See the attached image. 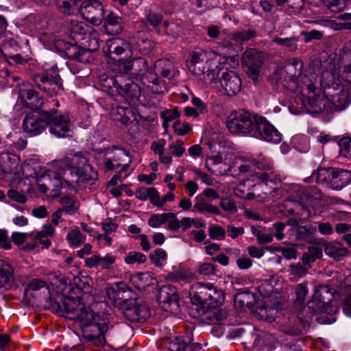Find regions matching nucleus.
Here are the masks:
<instances>
[{"instance_id":"nucleus-1","label":"nucleus","mask_w":351,"mask_h":351,"mask_svg":"<svg viewBox=\"0 0 351 351\" xmlns=\"http://www.w3.org/2000/svg\"><path fill=\"white\" fill-rule=\"evenodd\" d=\"M43 176L37 179L38 190L47 193L51 188V196L58 197L62 189L75 190L82 184L94 180L97 173L81 154H75L71 159V164L60 165L57 171L45 170Z\"/></svg>"},{"instance_id":"nucleus-2","label":"nucleus","mask_w":351,"mask_h":351,"mask_svg":"<svg viewBox=\"0 0 351 351\" xmlns=\"http://www.w3.org/2000/svg\"><path fill=\"white\" fill-rule=\"evenodd\" d=\"M104 57L110 69L115 76L101 75V88H141L135 82L138 75L132 72L134 60L132 56L130 43L121 37L110 38L106 42V48L103 49Z\"/></svg>"},{"instance_id":"nucleus-3","label":"nucleus","mask_w":351,"mask_h":351,"mask_svg":"<svg viewBox=\"0 0 351 351\" xmlns=\"http://www.w3.org/2000/svg\"><path fill=\"white\" fill-rule=\"evenodd\" d=\"M62 308L65 317L75 321L85 339L97 346L106 343L104 334L109 329L106 316L94 313L80 298H64Z\"/></svg>"},{"instance_id":"nucleus-4","label":"nucleus","mask_w":351,"mask_h":351,"mask_svg":"<svg viewBox=\"0 0 351 351\" xmlns=\"http://www.w3.org/2000/svg\"><path fill=\"white\" fill-rule=\"evenodd\" d=\"M239 170L247 182L263 183L261 187L264 191V196L249 193L246 196L247 199L265 202L270 197H274L273 193L278 191V184L280 182V177L274 171L269 158L261 155L257 159L249 158L240 166Z\"/></svg>"},{"instance_id":"nucleus-5","label":"nucleus","mask_w":351,"mask_h":351,"mask_svg":"<svg viewBox=\"0 0 351 351\" xmlns=\"http://www.w3.org/2000/svg\"><path fill=\"white\" fill-rule=\"evenodd\" d=\"M302 67V62L298 58H293L287 70L278 67L268 76V82L272 86H282L281 88H289L288 82L295 84V88H303L301 84H304L306 88H317L307 75H303L301 70Z\"/></svg>"},{"instance_id":"nucleus-6","label":"nucleus","mask_w":351,"mask_h":351,"mask_svg":"<svg viewBox=\"0 0 351 351\" xmlns=\"http://www.w3.org/2000/svg\"><path fill=\"white\" fill-rule=\"evenodd\" d=\"M294 96L291 107L294 104L301 106L311 114H328V95L326 89H291Z\"/></svg>"},{"instance_id":"nucleus-7","label":"nucleus","mask_w":351,"mask_h":351,"mask_svg":"<svg viewBox=\"0 0 351 351\" xmlns=\"http://www.w3.org/2000/svg\"><path fill=\"white\" fill-rule=\"evenodd\" d=\"M218 64L212 70L213 76L220 80L221 88H243L239 76L232 69L239 66V54H228L221 56L217 53Z\"/></svg>"},{"instance_id":"nucleus-8","label":"nucleus","mask_w":351,"mask_h":351,"mask_svg":"<svg viewBox=\"0 0 351 351\" xmlns=\"http://www.w3.org/2000/svg\"><path fill=\"white\" fill-rule=\"evenodd\" d=\"M0 162L5 178L13 184H17L23 179H29L34 171L29 164L21 165L20 157L14 154L4 152L0 154Z\"/></svg>"},{"instance_id":"nucleus-9","label":"nucleus","mask_w":351,"mask_h":351,"mask_svg":"<svg viewBox=\"0 0 351 351\" xmlns=\"http://www.w3.org/2000/svg\"><path fill=\"white\" fill-rule=\"evenodd\" d=\"M192 289H197V293H191V300L197 305L204 308L215 310L221 306L225 301V295L222 290L214 287L211 284L196 283Z\"/></svg>"},{"instance_id":"nucleus-10","label":"nucleus","mask_w":351,"mask_h":351,"mask_svg":"<svg viewBox=\"0 0 351 351\" xmlns=\"http://www.w3.org/2000/svg\"><path fill=\"white\" fill-rule=\"evenodd\" d=\"M266 53L254 48H247L243 53L241 63L247 77L252 81L254 86L259 84L261 70L266 60Z\"/></svg>"},{"instance_id":"nucleus-11","label":"nucleus","mask_w":351,"mask_h":351,"mask_svg":"<svg viewBox=\"0 0 351 351\" xmlns=\"http://www.w3.org/2000/svg\"><path fill=\"white\" fill-rule=\"evenodd\" d=\"M322 194L317 189H306L299 196L298 199H287L282 206L289 215L298 214L300 210H308L316 208L321 202Z\"/></svg>"},{"instance_id":"nucleus-12","label":"nucleus","mask_w":351,"mask_h":351,"mask_svg":"<svg viewBox=\"0 0 351 351\" xmlns=\"http://www.w3.org/2000/svg\"><path fill=\"white\" fill-rule=\"evenodd\" d=\"M155 74L150 75V82L156 86L162 84L165 88L170 84L173 86L176 83L174 78L179 75V71L176 68L174 62L169 58L159 59L154 64Z\"/></svg>"},{"instance_id":"nucleus-13","label":"nucleus","mask_w":351,"mask_h":351,"mask_svg":"<svg viewBox=\"0 0 351 351\" xmlns=\"http://www.w3.org/2000/svg\"><path fill=\"white\" fill-rule=\"evenodd\" d=\"M53 47L61 57L82 63L89 62L90 51L78 46L76 43L59 39L54 41Z\"/></svg>"},{"instance_id":"nucleus-14","label":"nucleus","mask_w":351,"mask_h":351,"mask_svg":"<svg viewBox=\"0 0 351 351\" xmlns=\"http://www.w3.org/2000/svg\"><path fill=\"white\" fill-rule=\"evenodd\" d=\"M50 118L48 111L34 110L25 115L23 121V131L30 136L40 134L47 126Z\"/></svg>"},{"instance_id":"nucleus-15","label":"nucleus","mask_w":351,"mask_h":351,"mask_svg":"<svg viewBox=\"0 0 351 351\" xmlns=\"http://www.w3.org/2000/svg\"><path fill=\"white\" fill-rule=\"evenodd\" d=\"M254 126V119L250 112L243 110L232 112L227 121L229 131L234 134L251 136Z\"/></svg>"},{"instance_id":"nucleus-16","label":"nucleus","mask_w":351,"mask_h":351,"mask_svg":"<svg viewBox=\"0 0 351 351\" xmlns=\"http://www.w3.org/2000/svg\"><path fill=\"white\" fill-rule=\"evenodd\" d=\"M251 136L275 144L281 141V134L263 117H254V126Z\"/></svg>"},{"instance_id":"nucleus-17","label":"nucleus","mask_w":351,"mask_h":351,"mask_svg":"<svg viewBox=\"0 0 351 351\" xmlns=\"http://www.w3.org/2000/svg\"><path fill=\"white\" fill-rule=\"evenodd\" d=\"M79 11L86 21L95 26L101 24L105 15L103 4L99 0H82Z\"/></svg>"},{"instance_id":"nucleus-18","label":"nucleus","mask_w":351,"mask_h":351,"mask_svg":"<svg viewBox=\"0 0 351 351\" xmlns=\"http://www.w3.org/2000/svg\"><path fill=\"white\" fill-rule=\"evenodd\" d=\"M48 112L50 114L47 120L49 133L57 138L70 136L71 130L69 116L67 114L58 115L56 110Z\"/></svg>"},{"instance_id":"nucleus-19","label":"nucleus","mask_w":351,"mask_h":351,"mask_svg":"<svg viewBox=\"0 0 351 351\" xmlns=\"http://www.w3.org/2000/svg\"><path fill=\"white\" fill-rule=\"evenodd\" d=\"M123 315L129 321L143 322L150 317V309L143 300H130L126 302Z\"/></svg>"},{"instance_id":"nucleus-20","label":"nucleus","mask_w":351,"mask_h":351,"mask_svg":"<svg viewBox=\"0 0 351 351\" xmlns=\"http://www.w3.org/2000/svg\"><path fill=\"white\" fill-rule=\"evenodd\" d=\"M328 92V114L346 110L351 104L350 89H331Z\"/></svg>"},{"instance_id":"nucleus-21","label":"nucleus","mask_w":351,"mask_h":351,"mask_svg":"<svg viewBox=\"0 0 351 351\" xmlns=\"http://www.w3.org/2000/svg\"><path fill=\"white\" fill-rule=\"evenodd\" d=\"M332 294L328 286L319 285L314 288V293L311 300L308 302V308L314 312L322 311L325 309L327 302L325 301L328 296Z\"/></svg>"},{"instance_id":"nucleus-22","label":"nucleus","mask_w":351,"mask_h":351,"mask_svg":"<svg viewBox=\"0 0 351 351\" xmlns=\"http://www.w3.org/2000/svg\"><path fill=\"white\" fill-rule=\"evenodd\" d=\"M103 27L104 32L110 36H118L123 30V19L116 13L110 11L106 16H104Z\"/></svg>"},{"instance_id":"nucleus-23","label":"nucleus","mask_w":351,"mask_h":351,"mask_svg":"<svg viewBox=\"0 0 351 351\" xmlns=\"http://www.w3.org/2000/svg\"><path fill=\"white\" fill-rule=\"evenodd\" d=\"M18 102L29 108H38L43 104V97L36 89H19Z\"/></svg>"},{"instance_id":"nucleus-24","label":"nucleus","mask_w":351,"mask_h":351,"mask_svg":"<svg viewBox=\"0 0 351 351\" xmlns=\"http://www.w3.org/2000/svg\"><path fill=\"white\" fill-rule=\"evenodd\" d=\"M14 266L7 260L0 258V289L8 290L14 284Z\"/></svg>"},{"instance_id":"nucleus-25","label":"nucleus","mask_w":351,"mask_h":351,"mask_svg":"<svg viewBox=\"0 0 351 351\" xmlns=\"http://www.w3.org/2000/svg\"><path fill=\"white\" fill-rule=\"evenodd\" d=\"M117 256L108 253L104 256L96 253L84 260V265L88 268L100 267L102 269H108L114 264Z\"/></svg>"},{"instance_id":"nucleus-26","label":"nucleus","mask_w":351,"mask_h":351,"mask_svg":"<svg viewBox=\"0 0 351 351\" xmlns=\"http://www.w3.org/2000/svg\"><path fill=\"white\" fill-rule=\"evenodd\" d=\"M190 57L186 61V64L189 71H194L197 64L217 60V53L211 50H201L199 52H193Z\"/></svg>"},{"instance_id":"nucleus-27","label":"nucleus","mask_w":351,"mask_h":351,"mask_svg":"<svg viewBox=\"0 0 351 351\" xmlns=\"http://www.w3.org/2000/svg\"><path fill=\"white\" fill-rule=\"evenodd\" d=\"M351 182V171L333 169L330 179V187L335 190H341Z\"/></svg>"},{"instance_id":"nucleus-28","label":"nucleus","mask_w":351,"mask_h":351,"mask_svg":"<svg viewBox=\"0 0 351 351\" xmlns=\"http://www.w3.org/2000/svg\"><path fill=\"white\" fill-rule=\"evenodd\" d=\"M158 300L161 303L169 305L178 306L180 297L177 293L176 289L173 286L162 287L158 293Z\"/></svg>"},{"instance_id":"nucleus-29","label":"nucleus","mask_w":351,"mask_h":351,"mask_svg":"<svg viewBox=\"0 0 351 351\" xmlns=\"http://www.w3.org/2000/svg\"><path fill=\"white\" fill-rule=\"evenodd\" d=\"M324 252L327 256L337 261L348 255V249L336 242L326 243L324 245Z\"/></svg>"},{"instance_id":"nucleus-30","label":"nucleus","mask_w":351,"mask_h":351,"mask_svg":"<svg viewBox=\"0 0 351 351\" xmlns=\"http://www.w3.org/2000/svg\"><path fill=\"white\" fill-rule=\"evenodd\" d=\"M255 295L248 291H241L237 293L234 296V304L243 309H252L255 303Z\"/></svg>"},{"instance_id":"nucleus-31","label":"nucleus","mask_w":351,"mask_h":351,"mask_svg":"<svg viewBox=\"0 0 351 351\" xmlns=\"http://www.w3.org/2000/svg\"><path fill=\"white\" fill-rule=\"evenodd\" d=\"M40 81L43 84L49 86L56 85L58 88H63L62 80L61 79L56 69H51V73H44L36 77V82Z\"/></svg>"},{"instance_id":"nucleus-32","label":"nucleus","mask_w":351,"mask_h":351,"mask_svg":"<svg viewBox=\"0 0 351 351\" xmlns=\"http://www.w3.org/2000/svg\"><path fill=\"white\" fill-rule=\"evenodd\" d=\"M59 202L62 206L61 210L66 215H73L76 213L80 208L79 201L71 195L62 196Z\"/></svg>"},{"instance_id":"nucleus-33","label":"nucleus","mask_w":351,"mask_h":351,"mask_svg":"<svg viewBox=\"0 0 351 351\" xmlns=\"http://www.w3.org/2000/svg\"><path fill=\"white\" fill-rule=\"evenodd\" d=\"M195 274L189 269L179 267L177 270L169 273L166 279L174 282H189L193 280Z\"/></svg>"},{"instance_id":"nucleus-34","label":"nucleus","mask_w":351,"mask_h":351,"mask_svg":"<svg viewBox=\"0 0 351 351\" xmlns=\"http://www.w3.org/2000/svg\"><path fill=\"white\" fill-rule=\"evenodd\" d=\"M332 172V168H319L313 173V178L319 184L330 186Z\"/></svg>"},{"instance_id":"nucleus-35","label":"nucleus","mask_w":351,"mask_h":351,"mask_svg":"<svg viewBox=\"0 0 351 351\" xmlns=\"http://www.w3.org/2000/svg\"><path fill=\"white\" fill-rule=\"evenodd\" d=\"M56 6L59 12L71 15L79 10V5L75 0H56Z\"/></svg>"},{"instance_id":"nucleus-36","label":"nucleus","mask_w":351,"mask_h":351,"mask_svg":"<svg viewBox=\"0 0 351 351\" xmlns=\"http://www.w3.org/2000/svg\"><path fill=\"white\" fill-rule=\"evenodd\" d=\"M42 291L44 293V298L47 299L49 297L50 291L45 281L40 279H33L27 284L25 291Z\"/></svg>"},{"instance_id":"nucleus-37","label":"nucleus","mask_w":351,"mask_h":351,"mask_svg":"<svg viewBox=\"0 0 351 351\" xmlns=\"http://www.w3.org/2000/svg\"><path fill=\"white\" fill-rule=\"evenodd\" d=\"M111 157L114 161V159H117V162L121 163L120 171H125L128 169L131 160L129 153L125 149L114 148Z\"/></svg>"},{"instance_id":"nucleus-38","label":"nucleus","mask_w":351,"mask_h":351,"mask_svg":"<svg viewBox=\"0 0 351 351\" xmlns=\"http://www.w3.org/2000/svg\"><path fill=\"white\" fill-rule=\"evenodd\" d=\"M86 236L83 235L78 227L72 228L66 235V240L71 246L78 247L85 241Z\"/></svg>"},{"instance_id":"nucleus-39","label":"nucleus","mask_w":351,"mask_h":351,"mask_svg":"<svg viewBox=\"0 0 351 351\" xmlns=\"http://www.w3.org/2000/svg\"><path fill=\"white\" fill-rule=\"evenodd\" d=\"M222 47L228 54H239L243 49L240 41L234 38V34L230 39H226L222 42Z\"/></svg>"},{"instance_id":"nucleus-40","label":"nucleus","mask_w":351,"mask_h":351,"mask_svg":"<svg viewBox=\"0 0 351 351\" xmlns=\"http://www.w3.org/2000/svg\"><path fill=\"white\" fill-rule=\"evenodd\" d=\"M55 232V228L51 224H45L43 226L42 230L36 233V238L39 240L40 243L49 247L51 245V241L47 239L49 237H52Z\"/></svg>"},{"instance_id":"nucleus-41","label":"nucleus","mask_w":351,"mask_h":351,"mask_svg":"<svg viewBox=\"0 0 351 351\" xmlns=\"http://www.w3.org/2000/svg\"><path fill=\"white\" fill-rule=\"evenodd\" d=\"M278 311L274 307L267 308L266 306H260L255 312L256 316L261 319L267 321L269 323L273 322L276 318Z\"/></svg>"},{"instance_id":"nucleus-42","label":"nucleus","mask_w":351,"mask_h":351,"mask_svg":"<svg viewBox=\"0 0 351 351\" xmlns=\"http://www.w3.org/2000/svg\"><path fill=\"white\" fill-rule=\"evenodd\" d=\"M149 258L153 265L156 267H161L167 263V254L164 250L158 248L154 250L149 254Z\"/></svg>"},{"instance_id":"nucleus-43","label":"nucleus","mask_w":351,"mask_h":351,"mask_svg":"<svg viewBox=\"0 0 351 351\" xmlns=\"http://www.w3.org/2000/svg\"><path fill=\"white\" fill-rule=\"evenodd\" d=\"M196 202L194 207L199 212L206 211L209 213L219 215V208L214 205L207 203L204 199L199 198L198 196L195 198Z\"/></svg>"},{"instance_id":"nucleus-44","label":"nucleus","mask_w":351,"mask_h":351,"mask_svg":"<svg viewBox=\"0 0 351 351\" xmlns=\"http://www.w3.org/2000/svg\"><path fill=\"white\" fill-rule=\"evenodd\" d=\"M169 213L152 214L147 221L148 225L153 228H159L169 219Z\"/></svg>"},{"instance_id":"nucleus-45","label":"nucleus","mask_w":351,"mask_h":351,"mask_svg":"<svg viewBox=\"0 0 351 351\" xmlns=\"http://www.w3.org/2000/svg\"><path fill=\"white\" fill-rule=\"evenodd\" d=\"M322 256V250L319 247H310L302 255V262L305 265H311L316 259Z\"/></svg>"},{"instance_id":"nucleus-46","label":"nucleus","mask_w":351,"mask_h":351,"mask_svg":"<svg viewBox=\"0 0 351 351\" xmlns=\"http://www.w3.org/2000/svg\"><path fill=\"white\" fill-rule=\"evenodd\" d=\"M152 205L158 208H162L167 202H173L175 199V195L173 192H168L162 197H160L158 191L156 190L155 196L152 198Z\"/></svg>"},{"instance_id":"nucleus-47","label":"nucleus","mask_w":351,"mask_h":351,"mask_svg":"<svg viewBox=\"0 0 351 351\" xmlns=\"http://www.w3.org/2000/svg\"><path fill=\"white\" fill-rule=\"evenodd\" d=\"M156 192V189L154 187H139L135 193V196L137 199L143 201H145L149 199L152 204V198L155 196Z\"/></svg>"},{"instance_id":"nucleus-48","label":"nucleus","mask_w":351,"mask_h":351,"mask_svg":"<svg viewBox=\"0 0 351 351\" xmlns=\"http://www.w3.org/2000/svg\"><path fill=\"white\" fill-rule=\"evenodd\" d=\"M234 38H236L237 40H239L241 45H243V43L247 42L248 40L256 38L258 35L256 31L253 29H243L241 31L234 32Z\"/></svg>"},{"instance_id":"nucleus-49","label":"nucleus","mask_w":351,"mask_h":351,"mask_svg":"<svg viewBox=\"0 0 351 351\" xmlns=\"http://www.w3.org/2000/svg\"><path fill=\"white\" fill-rule=\"evenodd\" d=\"M207 161L209 162L211 165H218L222 164L224 166L223 171L219 173L223 175L225 173L226 170L229 169V165L226 162V158L223 156L221 153L216 152L213 153L210 156H208Z\"/></svg>"},{"instance_id":"nucleus-50","label":"nucleus","mask_w":351,"mask_h":351,"mask_svg":"<svg viewBox=\"0 0 351 351\" xmlns=\"http://www.w3.org/2000/svg\"><path fill=\"white\" fill-rule=\"evenodd\" d=\"M339 147V154L341 156L351 158V138L344 137L339 140L338 143Z\"/></svg>"},{"instance_id":"nucleus-51","label":"nucleus","mask_w":351,"mask_h":351,"mask_svg":"<svg viewBox=\"0 0 351 351\" xmlns=\"http://www.w3.org/2000/svg\"><path fill=\"white\" fill-rule=\"evenodd\" d=\"M147 258L145 254L141 252H130L124 258V261L128 265L134 263H143L146 261Z\"/></svg>"},{"instance_id":"nucleus-52","label":"nucleus","mask_w":351,"mask_h":351,"mask_svg":"<svg viewBox=\"0 0 351 351\" xmlns=\"http://www.w3.org/2000/svg\"><path fill=\"white\" fill-rule=\"evenodd\" d=\"M343 285H341V292L342 295H345L343 303V311L345 315L351 317V287H348L344 291L342 290Z\"/></svg>"},{"instance_id":"nucleus-53","label":"nucleus","mask_w":351,"mask_h":351,"mask_svg":"<svg viewBox=\"0 0 351 351\" xmlns=\"http://www.w3.org/2000/svg\"><path fill=\"white\" fill-rule=\"evenodd\" d=\"M252 233L256 237L259 244H266L272 242L273 236L270 233H263L261 230L254 226L251 228Z\"/></svg>"},{"instance_id":"nucleus-54","label":"nucleus","mask_w":351,"mask_h":351,"mask_svg":"<svg viewBox=\"0 0 351 351\" xmlns=\"http://www.w3.org/2000/svg\"><path fill=\"white\" fill-rule=\"evenodd\" d=\"M273 41L278 45L285 47L290 51H293L296 49L297 40L295 37L291 38H275Z\"/></svg>"},{"instance_id":"nucleus-55","label":"nucleus","mask_w":351,"mask_h":351,"mask_svg":"<svg viewBox=\"0 0 351 351\" xmlns=\"http://www.w3.org/2000/svg\"><path fill=\"white\" fill-rule=\"evenodd\" d=\"M208 234L212 239L221 241L225 238L226 231L219 225H212L209 228Z\"/></svg>"},{"instance_id":"nucleus-56","label":"nucleus","mask_w":351,"mask_h":351,"mask_svg":"<svg viewBox=\"0 0 351 351\" xmlns=\"http://www.w3.org/2000/svg\"><path fill=\"white\" fill-rule=\"evenodd\" d=\"M308 292L307 282L300 283L295 287L296 301L298 303H303Z\"/></svg>"},{"instance_id":"nucleus-57","label":"nucleus","mask_w":351,"mask_h":351,"mask_svg":"<svg viewBox=\"0 0 351 351\" xmlns=\"http://www.w3.org/2000/svg\"><path fill=\"white\" fill-rule=\"evenodd\" d=\"M173 130L179 136H184L188 134L192 129L191 125L187 123L176 121L173 123Z\"/></svg>"},{"instance_id":"nucleus-58","label":"nucleus","mask_w":351,"mask_h":351,"mask_svg":"<svg viewBox=\"0 0 351 351\" xmlns=\"http://www.w3.org/2000/svg\"><path fill=\"white\" fill-rule=\"evenodd\" d=\"M198 272L204 276H214L216 273V267L213 263H203L199 266Z\"/></svg>"},{"instance_id":"nucleus-59","label":"nucleus","mask_w":351,"mask_h":351,"mask_svg":"<svg viewBox=\"0 0 351 351\" xmlns=\"http://www.w3.org/2000/svg\"><path fill=\"white\" fill-rule=\"evenodd\" d=\"M302 35L304 36V42L308 43L313 40H321L323 37V33L317 29H313L308 32H302Z\"/></svg>"},{"instance_id":"nucleus-60","label":"nucleus","mask_w":351,"mask_h":351,"mask_svg":"<svg viewBox=\"0 0 351 351\" xmlns=\"http://www.w3.org/2000/svg\"><path fill=\"white\" fill-rule=\"evenodd\" d=\"M146 19L150 25L154 27H156L161 23L163 19V16L161 14H158L150 10L147 13Z\"/></svg>"},{"instance_id":"nucleus-61","label":"nucleus","mask_w":351,"mask_h":351,"mask_svg":"<svg viewBox=\"0 0 351 351\" xmlns=\"http://www.w3.org/2000/svg\"><path fill=\"white\" fill-rule=\"evenodd\" d=\"M169 148L173 150L172 154L178 157L182 156L185 152L184 142L182 140H177L175 143H171Z\"/></svg>"},{"instance_id":"nucleus-62","label":"nucleus","mask_w":351,"mask_h":351,"mask_svg":"<svg viewBox=\"0 0 351 351\" xmlns=\"http://www.w3.org/2000/svg\"><path fill=\"white\" fill-rule=\"evenodd\" d=\"M168 222V228L170 230L178 231L181 228L180 220H179L176 215L169 212Z\"/></svg>"},{"instance_id":"nucleus-63","label":"nucleus","mask_w":351,"mask_h":351,"mask_svg":"<svg viewBox=\"0 0 351 351\" xmlns=\"http://www.w3.org/2000/svg\"><path fill=\"white\" fill-rule=\"evenodd\" d=\"M290 268L291 274L299 278L304 277L308 272V268L302 266L300 263L291 265Z\"/></svg>"},{"instance_id":"nucleus-64","label":"nucleus","mask_w":351,"mask_h":351,"mask_svg":"<svg viewBox=\"0 0 351 351\" xmlns=\"http://www.w3.org/2000/svg\"><path fill=\"white\" fill-rule=\"evenodd\" d=\"M220 206L226 211L235 213L237 211V207L234 202L228 198H223L221 200Z\"/></svg>"}]
</instances>
